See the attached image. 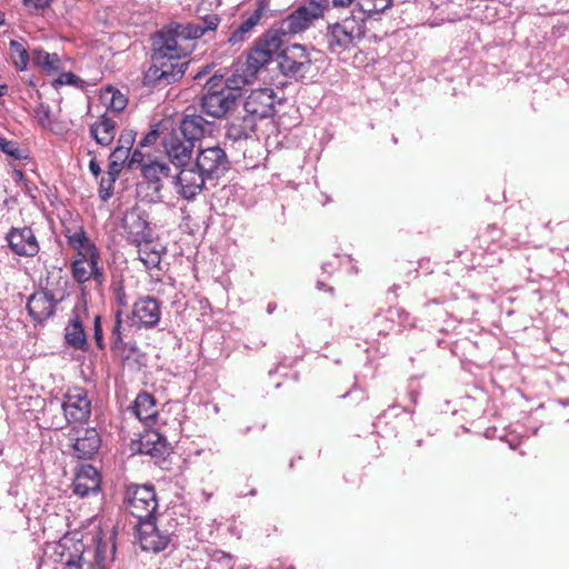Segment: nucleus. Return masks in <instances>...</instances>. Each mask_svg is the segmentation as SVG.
Masks as SVG:
<instances>
[{
    "label": "nucleus",
    "mask_w": 569,
    "mask_h": 569,
    "mask_svg": "<svg viewBox=\"0 0 569 569\" xmlns=\"http://www.w3.org/2000/svg\"><path fill=\"white\" fill-rule=\"evenodd\" d=\"M152 64L146 72V82L168 86L180 80L189 64L188 50L182 47L179 36L172 31H160L154 42Z\"/></svg>",
    "instance_id": "obj_1"
},
{
    "label": "nucleus",
    "mask_w": 569,
    "mask_h": 569,
    "mask_svg": "<svg viewBox=\"0 0 569 569\" xmlns=\"http://www.w3.org/2000/svg\"><path fill=\"white\" fill-rule=\"evenodd\" d=\"M247 83L244 77H236L223 80L222 76H212L203 88L200 98V108L214 119L223 118L236 104L234 89H240Z\"/></svg>",
    "instance_id": "obj_2"
},
{
    "label": "nucleus",
    "mask_w": 569,
    "mask_h": 569,
    "mask_svg": "<svg viewBox=\"0 0 569 569\" xmlns=\"http://www.w3.org/2000/svg\"><path fill=\"white\" fill-rule=\"evenodd\" d=\"M276 94L270 88L256 89L244 100L246 116L241 122H232L228 136L234 139L248 138L256 130L257 119L271 117L274 112Z\"/></svg>",
    "instance_id": "obj_3"
},
{
    "label": "nucleus",
    "mask_w": 569,
    "mask_h": 569,
    "mask_svg": "<svg viewBox=\"0 0 569 569\" xmlns=\"http://www.w3.org/2000/svg\"><path fill=\"white\" fill-rule=\"evenodd\" d=\"M123 507L140 522L156 520L158 499L153 486L131 483L126 487Z\"/></svg>",
    "instance_id": "obj_4"
},
{
    "label": "nucleus",
    "mask_w": 569,
    "mask_h": 569,
    "mask_svg": "<svg viewBox=\"0 0 569 569\" xmlns=\"http://www.w3.org/2000/svg\"><path fill=\"white\" fill-rule=\"evenodd\" d=\"M329 8V0H308L280 23L282 34H297L309 29Z\"/></svg>",
    "instance_id": "obj_5"
},
{
    "label": "nucleus",
    "mask_w": 569,
    "mask_h": 569,
    "mask_svg": "<svg viewBox=\"0 0 569 569\" xmlns=\"http://www.w3.org/2000/svg\"><path fill=\"white\" fill-rule=\"evenodd\" d=\"M129 169H139L143 179L149 183L156 193H159L163 187L162 179L169 177L170 167L164 161L159 160L149 151L136 149L128 163Z\"/></svg>",
    "instance_id": "obj_6"
},
{
    "label": "nucleus",
    "mask_w": 569,
    "mask_h": 569,
    "mask_svg": "<svg viewBox=\"0 0 569 569\" xmlns=\"http://www.w3.org/2000/svg\"><path fill=\"white\" fill-rule=\"evenodd\" d=\"M281 46L282 40L278 31L269 30L263 33L259 39H257L254 46L248 53L246 62L247 73L251 77L256 76L261 68L272 60Z\"/></svg>",
    "instance_id": "obj_7"
},
{
    "label": "nucleus",
    "mask_w": 569,
    "mask_h": 569,
    "mask_svg": "<svg viewBox=\"0 0 569 569\" xmlns=\"http://www.w3.org/2000/svg\"><path fill=\"white\" fill-rule=\"evenodd\" d=\"M278 67L283 76L299 80L311 71L312 60L305 46L295 43L281 50Z\"/></svg>",
    "instance_id": "obj_8"
},
{
    "label": "nucleus",
    "mask_w": 569,
    "mask_h": 569,
    "mask_svg": "<svg viewBox=\"0 0 569 569\" xmlns=\"http://www.w3.org/2000/svg\"><path fill=\"white\" fill-rule=\"evenodd\" d=\"M360 34V26L355 18L329 24L326 32L328 49L331 53H341L351 48Z\"/></svg>",
    "instance_id": "obj_9"
},
{
    "label": "nucleus",
    "mask_w": 569,
    "mask_h": 569,
    "mask_svg": "<svg viewBox=\"0 0 569 569\" xmlns=\"http://www.w3.org/2000/svg\"><path fill=\"white\" fill-rule=\"evenodd\" d=\"M62 410L68 423H84L91 416V400L81 387L70 388L63 397Z\"/></svg>",
    "instance_id": "obj_10"
},
{
    "label": "nucleus",
    "mask_w": 569,
    "mask_h": 569,
    "mask_svg": "<svg viewBox=\"0 0 569 569\" xmlns=\"http://www.w3.org/2000/svg\"><path fill=\"white\" fill-rule=\"evenodd\" d=\"M196 167L208 179H218L228 171L229 160L222 148L213 146L199 150Z\"/></svg>",
    "instance_id": "obj_11"
},
{
    "label": "nucleus",
    "mask_w": 569,
    "mask_h": 569,
    "mask_svg": "<svg viewBox=\"0 0 569 569\" xmlns=\"http://www.w3.org/2000/svg\"><path fill=\"white\" fill-rule=\"evenodd\" d=\"M121 227V236L132 246L141 243L142 240L153 234L148 216L140 208H132L127 211L122 218Z\"/></svg>",
    "instance_id": "obj_12"
},
{
    "label": "nucleus",
    "mask_w": 569,
    "mask_h": 569,
    "mask_svg": "<svg viewBox=\"0 0 569 569\" xmlns=\"http://www.w3.org/2000/svg\"><path fill=\"white\" fill-rule=\"evenodd\" d=\"M162 147L173 166L186 167L190 164L196 144L173 129L162 138Z\"/></svg>",
    "instance_id": "obj_13"
},
{
    "label": "nucleus",
    "mask_w": 569,
    "mask_h": 569,
    "mask_svg": "<svg viewBox=\"0 0 569 569\" xmlns=\"http://www.w3.org/2000/svg\"><path fill=\"white\" fill-rule=\"evenodd\" d=\"M73 456L79 459H90L99 450L101 438L96 428H72L68 433Z\"/></svg>",
    "instance_id": "obj_14"
},
{
    "label": "nucleus",
    "mask_w": 569,
    "mask_h": 569,
    "mask_svg": "<svg viewBox=\"0 0 569 569\" xmlns=\"http://www.w3.org/2000/svg\"><path fill=\"white\" fill-rule=\"evenodd\" d=\"M213 128V122L206 120L201 114L196 113L194 109L189 107L174 130L181 134V138L186 137L196 144L197 141H200L207 134L210 136Z\"/></svg>",
    "instance_id": "obj_15"
},
{
    "label": "nucleus",
    "mask_w": 569,
    "mask_h": 569,
    "mask_svg": "<svg viewBox=\"0 0 569 569\" xmlns=\"http://www.w3.org/2000/svg\"><path fill=\"white\" fill-rule=\"evenodd\" d=\"M10 250L20 257H36L40 251L39 241L30 227H12L6 236Z\"/></svg>",
    "instance_id": "obj_16"
},
{
    "label": "nucleus",
    "mask_w": 569,
    "mask_h": 569,
    "mask_svg": "<svg viewBox=\"0 0 569 569\" xmlns=\"http://www.w3.org/2000/svg\"><path fill=\"white\" fill-rule=\"evenodd\" d=\"M179 173L174 177L177 193L184 200H192L204 188L208 179L197 167H180Z\"/></svg>",
    "instance_id": "obj_17"
},
{
    "label": "nucleus",
    "mask_w": 569,
    "mask_h": 569,
    "mask_svg": "<svg viewBox=\"0 0 569 569\" xmlns=\"http://www.w3.org/2000/svg\"><path fill=\"white\" fill-rule=\"evenodd\" d=\"M139 543L144 551L158 553L163 551L169 542L170 536L161 532L154 520H147L139 523Z\"/></svg>",
    "instance_id": "obj_18"
},
{
    "label": "nucleus",
    "mask_w": 569,
    "mask_h": 569,
    "mask_svg": "<svg viewBox=\"0 0 569 569\" xmlns=\"http://www.w3.org/2000/svg\"><path fill=\"white\" fill-rule=\"evenodd\" d=\"M101 486V476L91 465L81 466L76 472L72 489L73 493L83 498L90 493H98Z\"/></svg>",
    "instance_id": "obj_19"
},
{
    "label": "nucleus",
    "mask_w": 569,
    "mask_h": 569,
    "mask_svg": "<svg viewBox=\"0 0 569 569\" xmlns=\"http://www.w3.org/2000/svg\"><path fill=\"white\" fill-rule=\"evenodd\" d=\"M160 303L152 297H142L133 303L132 317L140 326L151 328L160 321Z\"/></svg>",
    "instance_id": "obj_20"
},
{
    "label": "nucleus",
    "mask_w": 569,
    "mask_h": 569,
    "mask_svg": "<svg viewBox=\"0 0 569 569\" xmlns=\"http://www.w3.org/2000/svg\"><path fill=\"white\" fill-rule=\"evenodd\" d=\"M100 259H89L87 261H72L70 264L71 276L76 282L83 284L90 280L101 286L104 280V272L99 267Z\"/></svg>",
    "instance_id": "obj_21"
},
{
    "label": "nucleus",
    "mask_w": 569,
    "mask_h": 569,
    "mask_svg": "<svg viewBox=\"0 0 569 569\" xmlns=\"http://www.w3.org/2000/svg\"><path fill=\"white\" fill-rule=\"evenodd\" d=\"M124 328L122 320V311L118 310L114 313V322L110 331L109 343L111 351L122 359H129L137 352L134 343L124 341Z\"/></svg>",
    "instance_id": "obj_22"
},
{
    "label": "nucleus",
    "mask_w": 569,
    "mask_h": 569,
    "mask_svg": "<svg viewBox=\"0 0 569 569\" xmlns=\"http://www.w3.org/2000/svg\"><path fill=\"white\" fill-rule=\"evenodd\" d=\"M56 303L57 301L51 293L40 291L29 298L27 310L33 321L41 323L54 313Z\"/></svg>",
    "instance_id": "obj_23"
},
{
    "label": "nucleus",
    "mask_w": 569,
    "mask_h": 569,
    "mask_svg": "<svg viewBox=\"0 0 569 569\" xmlns=\"http://www.w3.org/2000/svg\"><path fill=\"white\" fill-rule=\"evenodd\" d=\"M118 127V118L110 113H103L90 127V134L101 146H109L114 140Z\"/></svg>",
    "instance_id": "obj_24"
},
{
    "label": "nucleus",
    "mask_w": 569,
    "mask_h": 569,
    "mask_svg": "<svg viewBox=\"0 0 569 569\" xmlns=\"http://www.w3.org/2000/svg\"><path fill=\"white\" fill-rule=\"evenodd\" d=\"M139 260L147 269L159 268L163 249L158 239L152 234L146 238L141 243L134 244Z\"/></svg>",
    "instance_id": "obj_25"
},
{
    "label": "nucleus",
    "mask_w": 569,
    "mask_h": 569,
    "mask_svg": "<svg viewBox=\"0 0 569 569\" xmlns=\"http://www.w3.org/2000/svg\"><path fill=\"white\" fill-rule=\"evenodd\" d=\"M64 339L70 347L77 350H88V340L84 331V322L79 313H76L74 317L66 326Z\"/></svg>",
    "instance_id": "obj_26"
},
{
    "label": "nucleus",
    "mask_w": 569,
    "mask_h": 569,
    "mask_svg": "<svg viewBox=\"0 0 569 569\" xmlns=\"http://www.w3.org/2000/svg\"><path fill=\"white\" fill-rule=\"evenodd\" d=\"M130 409L132 413L146 425L153 423L158 416L153 396L144 391L137 396Z\"/></svg>",
    "instance_id": "obj_27"
},
{
    "label": "nucleus",
    "mask_w": 569,
    "mask_h": 569,
    "mask_svg": "<svg viewBox=\"0 0 569 569\" xmlns=\"http://www.w3.org/2000/svg\"><path fill=\"white\" fill-rule=\"evenodd\" d=\"M63 236L74 252L86 251V253H89L91 250H98L81 224L66 226Z\"/></svg>",
    "instance_id": "obj_28"
},
{
    "label": "nucleus",
    "mask_w": 569,
    "mask_h": 569,
    "mask_svg": "<svg viewBox=\"0 0 569 569\" xmlns=\"http://www.w3.org/2000/svg\"><path fill=\"white\" fill-rule=\"evenodd\" d=\"M96 551L94 563L99 569H107L108 565L116 557V541L113 536L104 538L101 532L94 538Z\"/></svg>",
    "instance_id": "obj_29"
},
{
    "label": "nucleus",
    "mask_w": 569,
    "mask_h": 569,
    "mask_svg": "<svg viewBox=\"0 0 569 569\" xmlns=\"http://www.w3.org/2000/svg\"><path fill=\"white\" fill-rule=\"evenodd\" d=\"M264 14V7L259 6L252 13L244 17L239 27L229 37L230 43H237L243 41L252 29L260 22Z\"/></svg>",
    "instance_id": "obj_30"
},
{
    "label": "nucleus",
    "mask_w": 569,
    "mask_h": 569,
    "mask_svg": "<svg viewBox=\"0 0 569 569\" xmlns=\"http://www.w3.org/2000/svg\"><path fill=\"white\" fill-rule=\"evenodd\" d=\"M10 58L16 69L23 71L27 69L31 56L28 51V44L24 39L11 40L9 42Z\"/></svg>",
    "instance_id": "obj_31"
},
{
    "label": "nucleus",
    "mask_w": 569,
    "mask_h": 569,
    "mask_svg": "<svg viewBox=\"0 0 569 569\" xmlns=\"http://www.w3.org/2000/svg\"><path fill=\"white\" fill-rule=\"evenodd\" d=\"M32 63L48 73L58 71L61 61L57 53H49L42 49H34L31 52Z\"/></svg>",
    "instance_id": "obj_32"
},
{
    "label": "nucleus",
    "mask_w": 569,
    "mask_h": 569,
    "mask_svg": "<svg viewBox=\"0 0 569 569\" xmlns=\"http://www.w3.org/2000/svg\"><path fill=\"white\" fill-rule=\"evenodd\" d=\"M103 99L108 101V110L106 113L116 116L119 119V113L123 111L128 104V99L119 90L109 88L103 93Z\"/></svg>",
    "instance_id": "obj_33"
},
{
    "label": "nucleus",
    "mask_w": 569,
    "mask_h": 569,
    "mask_svg": "<svg viewBox=\"0 0 569 569\" xmlns=\"http://www.w3.org/2000/svg\"><path fill=\"white\" fill-rule=\"evenodd\" d=\"M392 0H358V6L368 16L381 13L388 9Z\"/></svg>",
    "instance_id": "obj_34"
},
{
    "label": "nucleus",
    "mask_w": 569,
    "mask_h": 569,
    "mask_svg": "<svg viewBox=\"0 0 569 569\" xmlns=\"http://www.w3.org/2000/svg\"><path fill=\"white\" fill-rule=\"evenodd\" d=\"M128 157L124 156L123 150L114 149L109 158L108 170L112 177H118L123 169V163Z\"/></svg>",
    "instance_id": "obj_35"
},
{
    "label": "nucleus",
    "mask_w": 569,
    "mask_h": 569,
    "mask_svg": "<svg viewBox=\"0 0 569 569\" xmlns=\"http://www.w3.org/2000/svg\"><path fill=\"white\" fill-rule=\"evenodd\" d=\"M218 566L220 569H232L233 568V557L223 551H214L211 556V560L209 563V568L217 569Z\"/></svg>",
    "instance_id": "obj_36"
},
{
    "label": "nucleus",
    "mask_w": 569,
    "mask_h": 569,
    "mask_svg": "<svg viewBox=\"0 0 569 569\" xmlns=\"http://www.w3.org/2000/svg\"><path fill=\"white\" fill-rule=\"evenodd\" d=\"M118 177H112L109 172H106L99 182V197L101 200L107 201L113 194L114 182Z\"/></svg>",
    "instance_id": "obj_37"
},
{
    "label": "nucleus",
    "mask_w": 569,
    "mask_h": 569,
    "mask_svg": "<svg viewBox=\"0 0 569 569\" xmlns=\"http://www.w3.org/2000/svg\"><path fill=\"white\" fill-rule=\"evenodd\" d=\"M136 139V133L132 130H123L118 139V146L116 149L123 150L124 156L128 157L129 150L131 149Z\"/></svg>",
    "instance_id": "obj_38"
},
{
    "label": "nucleus",
    "mask_w": 569,
    "mask_h": 569,
    "mask_svg": "<svg viewBox=\"0 0 569 569\" xmlns=\"http://www.w3.org/2000/svg\"><path fill=\"white\" fill-rule=\"evenodd\" d=\"M0 151H2L3 153H6L14 159H20L22 157L21 150L18 147L17 142H14L12 140H8L1 136H0Z\"/></svg>",
    "instance_id": "obj_39"
},
{
    "label": "nucleus",
    "mask_w": 569,
    "mask_h": 569,
    "mask_svg": "<svg viewBox=\"0 0 569 569\" xmlns=\"http://www.w3.org/2000/svg\"><path fill=\"white\" fill-rule=\"evenodd\" d=\"M93 339L98 349L103 350L106 348L100 315L93 317Z\"/></svg>",
    "instance_id": "obj_40"
},
{
    "label": "nucleus",
    "mask_w": 569,
    "mask_h": 569,
    "mask_svg": "<svg viewBox=\"0 0 569 569\" xmlns=\"http://www.w3.org/2000/svg\"><path fill=\"white\" fill-rule=\"evenodd\" d=\"M207 31L202 28L201 23H194V24H188L186 27V34L183 37V40L187 38L190 39H197L201 38Z\"/></svg>",
    "instance_id": "obj_41"
},
{
    "label": "nucleus",
    "mask_w": 569,
    "mask_h": 569,
    "mask_svg": "<svg viewBox=\"0 0 569 569\" xmlns=\"http://www.w3.org/2000/svg\"><path fill=\"white\" fill-rule=\"evenodd\" d=\"M202 24V28L206 31H213L217 29V27L220 23V18L218 14H207L202 18V21L200 22Z\"/></svg>",
    "instance_id": "obj_42"
},
{
    "label": "nucleus",
    "mask_w": 569,
    "mask_h": 569,
    "mask_svg": "<svg viewBox=\"0 0 569 569\" xmlns=\"http://www.w3.org/2000/svg\"><path fill=\"white\" fill-rule=\"evenodd\" d=\"M159 131L157 129L150 130L139 142V148L142 150V148L153 146L158 139H159Z\"/></svg>",
    "instance_id": "obj_43"
},
{
    "label": "nucleus",
    "mask_w": 569,
    "mask_h": 569,
    "mask_svg": "<svg viewBox=\"0 0 569 569\" xmlns=\"http://www.w3.org/2000/svg\"><path fill=\"white\" fill-rule=\"evenodd\" d=\"M62 569H90L89 566L84 567V560L82 556L69 559L62 567Z\"/></svg>",
    "instance_id": "obj_44"
},
{
    "label": "nucleus",
    "mask_w": 569,
    "mask_h": 569,
    "mask_svg": "<svg viewBox=\"0 0 569 569\" xmlns=\"http://www.w3.org/2000/svg\"><path fill=\"white\" fill-rule=\"evenodd\" d=\"M89 259H100L99 250H91L89 253H86V251L74 252L72 261H87Z\"/></svg>",
    "instance_id": "obj_45"
},
{
    "label": "nucleus",
    "mask_w": 569,
    "mask_h": 569,
    "mask_svg": "<svg viewBox=\"0 0 569 569\" xmlns=\"http://www.w3.org/2000/svg\"><path fill=\"white\" fill-rule=\"evenodd\" d=\"M24 6L30 9H43L49 6L50 0H22Z\"/></svg>",
    "instance_id": "obj_46"
},
{
    "label": "nucleus",
    "mask_w": 569,
    "mask_h": 569,
    "mask_svg": "<svg viewBox=\"0 0 569 569\" xmlns=\"http://www.w3.org/2000/svg\"><path fill=\"white\" fill-rule=\"evenodd\" d=\"M89 170L94 177H98L101 173V168L96 159L90 160Z\"/></svg>",
    "instance_id": "obj_47"
},
{
    "label": "nucleus",
    "mask_w": 569,
    "mask_h": 569,
    "mask_svg": "<svg viewBox=\"0 0 569 569\" xmlns=\"http://www.w3.org/2000/svg\"><path fill=\"white\" fill-rule=\"evenodd\" d=\"M353 0H332V6L335 8H347L349 7Z\"/></svg>",
    "instance_id": "obj_48"
},
{
    "label": "nucleus",
    "mask_w": 569,
    "mask_h": 569,
    "mask_svg": "<svg viewBox=\"0 0 569 569\" xmlns=\"http://www.w3.org/2000/svg\"><path fill=\"white\" fill-rule=\"evenodd\" d=\"M61 78H64L66 80L64 81L60 80V82L72 83L74 74H72V73H63L61 76Z\"/></svg>",
    "instance_id": "obj_49"
},
{
    "label": "nucleus",
    "mask_w": 569,
    "mask_h": 569,
    "mask_svg": "<svg viewBox=\"0 0 569 569\" xmlns=\"http://www.w3.org/2000/svg\"><path fill=\"white\" fill-rule=\"evenodd\" d=\"M8 91L7 84H0V97L4 96Z\"/></svg>",
    "instance_id": "obj_50"
},
{
    "label": "nucleus",
    "mask_w": 569,
    "mask_h": 569,
    "mask_svg": "<svg viewBox=\"0 0 569 569\" xmlns=\"http://www.w3.org/2000/svg\"><path fill=\"white\" fill-rule=\"evenodd\" d=\"M4 23V14L0 11V26Z\"/></svg>",
    "instance_id": "obj_51"
},
{
    "label": "nucleus",
    "mask_w": 569,
    "mask_h": 569,
    "mask_svg": "<svg viewBox=\"0 0 569 569\" xmlns=\"http://www.w3.org/2000/svg\"><path fill=\"white\" fill-rule=\"evenodd\" d=\"M150 436L154 437V438H159V435L158 433H151Z\"/></svg>",
    "instance_id": "obj_52"
}]
</instances>
